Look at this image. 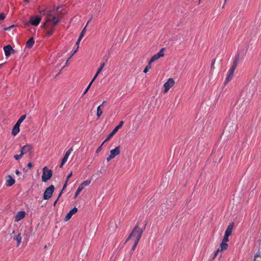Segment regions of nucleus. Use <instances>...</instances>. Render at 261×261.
<instances>
[{
  "instance_id": "7c9ffc66",
  "label": "nucleus",
  "mask_w": 261,
  "mask_h": 261,
  "mask_svg": "<svg viewBox=\"0 0 261 261\" xmlns=\"http://www.w3.org/2000/svg\"><path fill=\"white\" fill-rule=\"evenodd\" d=\"M105 142H104V141L102 142V143L98 147V148L97 149V150H96V153H98L100 151V150H101L102 149V145H103V144L105 143Z\"/></svg>"
},
{
  "instance_id": "a19ab883",
  "label": "nucleus",
  "mask_w": 261,
  "mask_h": 261,
  "mask_svg": "<svg viewBox=\"0 0 261 261\" xmlns=\"http://www.w3.org/2000/svg\"><path fill=\"white\" fill-rule=\"evenodd\" d=\"M81 40V39H79V38H78V39H77V41H76V45L77 46H79V43H80V42Z\"/></svg>"
},
{
  "instance_id": "f3484780",
  "label": "nucleus",
  "mask_w": 261,
  "mask_h": 261,
  "mask_svg": "<svg viewBox=\"0 0 261 261\" xmlns=\"http://www.w3.org/2000/svg\"><path fill=\"white\" fill-rule=\"evenodd\" d=\"M19 126L20 125L16 123L14 126L12 130V134L13 136H16L19 132Z\"/></svg>"
},
{
  "instance_id": "f704fd0d",
  "label": "nucleus",
  "mask_w": 261,
  "mask_h": 261,
  "mask_svg": "<svg viewBox=\"0 0 261 261\" xmlns=\"http://www.w3.org/2000/svg\"><path fill=\"white\" fill-rule=\"evenodd\" d=\"M5 18V15L4 13L0 14V20L4 19Z\"/></svg>"
},
{
  "instance_id": "ddd939ff",
  "label": "nucleus",
  "mask_w": 261,
  "mask_h": 261,
  "mask_svg": "<svg viewBox=\"0 0 261 261\" xmlns=\"http://www.w3.org/2000/svg\"><path fill=\"white\" fill-rule=\"evenodd\" d=\"M73 151V148L71 147L65 154L64 158H63L61 165L60 166V167H62L63 165L67 162V159L71 153V152Z\"/></svg>"
},
{
  "instance_id": "9b49d317",
  "label": "nucleus",
  "mask_w": 261,
  "mask_h": 261,
  "mask_svg": "<svg viewBox=\"0 0 261 261\" xmlns=\"http://www.w3.org/2000/svg\"><path fill=\"white\" fill-rule=\"evenodd\" d=\"M20 151L22 152V154H23L27 153H29L30 154H31L32 152V147L31 145L27 144L21 148Z\"/></svg>"
},
{
  "instance_id": "de8ad7c7",
  "label": "nucleus",
  "mask_w": 261,
  "mask_h": 261,
  "mask_svg": "<svg viewBox=\"0 0 261 261\" xmlns=\"http://www.w3.org/2000/svg\"><path fill=\"white\" fill-rule=\"evenodd\" d=\"M13 27H14V25H12L10 26V27L7 28L6 29V30H9V29H11V28H12Z\"/></svg>"
},
{
  "instance_id": "b1692460",
  "label": "nucleus",
  "mask_w": 261,
  "mask_h": 261,
  "mask_svg": "<svg viewBox=\"0 0 261 261\" xmlns=\"http://www.w3.org/2000/svg\"><path fill=\"white\" fill-rule=\"evenodd\" d=\"M15 239L16 240V241L17 242L18 245H19L21 242V237L20 233L18 234L16 237Z\"/></svg>"
},
{
  "instance_id": "2eb2a0df",
  "label": "nucleus",
  "mask_w": 261,
  "mask_h": 261,
  "mask_svg": "<svg viewBox=\"0 0 261 261\" xmlns=\"http://www.w3.org/2000/svg\"><path fill=\"white\" fill-rule=\"evenodd\" d=\"M77 211V209L76 207H73L72 210H71L66 215V216H65V221H67L68 220H69L71 217H72V216L75 214Z\"/></svg>"
},
{
  "instance_id": "58836bf2",
  "label": "nucleus",
  "mask_w": 261,
  "mask_h": 261,
  "mask_svg": "<svg viewBox=\"0 0 261 261\" xmlns=\"http://www.w3.org/2000/svg\"><path fill=\"white\" fill-rule=\"evenodd\" d=\"M61 194H62V191L60 192V194H59V197H58V199H57L55 201V202H54V206H55V205L56 204V203H57V201H58V199H59V197L61 195Z\"/></svg>"
},
{
  "instance_id": "72a5a7b5",
  "label": "nucleus",
  "mask_w": 261,
  "mask_h": 261,
  "mask_svg": "<svg viewBox=\"0 0 261 261\" xmlns=\"http://www.w3.org/2000/svg\"><path fill=\"white\" fill-rule=\"evenodd\" d=\"M84 187L81 185L80 184L77 189V190L79 191H80V192L82 191V190L84 189Z\"/></svg>"
},
{
  "instance_id": "c03bdc74",
  "label": "nucleus",
  "mask_w": 261,
  "mask_h": 261,
  "mask_svg": "<svg viewBox=\"0 0 261 261\" xmlns=\"http://www.w3.org/2000/svg\"><path fill=\"white\" fill-rule=\"evenodd\" d=\"M80 192L79 191L77 190H76V192H75V198H76L77 195L80 194Z\"/></svg>"
},
{
  "instance_id": "dca6fc26",
  "label": "nucleus",
  "mask_w": 261,
  "mask_h": 261,
  "mask_svg": "<svg viewBox=\"0 0 261 261\" xmlns=\"http://www.w3.org/2000/svg\"><path fill=\"white\" fill-rule=\"evenodd\" d=\"M15 179L12 178L10 175L7 176V179L6 180V185L8 187L12 186L15 183Z\"/></svg>"
},
{
  "instance_id": "f8f14e48",
  "label": "nucleus",
  "mask_w": 261,
  "mask_h": 261,
  "mask_svg": "<svg viewBox=\"0 0 261 261\" xmlns=\"http://www.w3.org/2000/svg\"><path fill=\"white\" fill-rule=\"evenodd\" d=\"M4 50L5 52V56L7 57H9L11 53L15 52V50L13 49L10 45H7L4 47Z\"/></svg>"
},
{
  "instance_id": "39448f33",
  "label": "nucleus",
  "mask_w": 261,
  "mask_h": 261,
  "mask_svg": "<svg viewBox=\"0 0 261 261\" xmlns=\"http://www.w3.org/2000/svg\"><path fill=\"white\" fill-rule=\"evenodd\" d=\"M54 189V186L51 185L45 189L43 194V199L44 200H48L52 196Z\"/></svg>"
},
{
  "instance_id": "423d86ee",
  "label": "nucleus",
  "mask_w": 261,
  "mask_h": 261,
  "mask_svg": "<svg viewBox=\"0 0 261 261\" xmlns=\"http://www.w3.org/2000/svg\"><path fill=\"white\" fill-rule=\"evenodd\" d=\"M120 147L119 146L116 147L115 149H113L110 151V154L107 159L108 162H109L112 159H114L115 156L120 154Z\"/></svg>"
},
{
  "instance_id": "cd10ccee",
  "label": "nucleus",
  "mask_w": 261,
  "mask_h": 261,
  "mask_svg": "<svg viewBox=\"0 0 261 261\" xmlns=\"http://www.w3.org/2000/svg\"><path fill=\"white\" fill-rule=\"evenodd\" d=\"M23 155V154H22V152L20 151V154L15 155L14 157L16 160H19V159H20L21 158V157Z\"/></svg>"
},
{
  "instance_id": "f257e3e1",
  "label": "nucleus",
  "mask_w": 261,
  "mask_h": 261,
  "mask_svg": "<svg viewBox=\"0 0 261 261\" xmlns=\"http://www.w3.org/2000/svg\"><path fill=\"white\" fill-rule=\"evenodd\" d=\"M59 9L60 7H58L56 9H46L40 12L46 15L45 21L42 27L45 28L48 36L52 35L55 27L60 20L61 17L58 14Z\"/></svg>"
},
{
  "instance_id": "c9c22d12",
  "label": "nucleus",
  "mask_w": 261,
  "mask_h": 261,
  "mask_svg": "<svg viewBox=\"0 0 261 261\" xmlns=\"http://www.w3.org/2000/svg\"><path fill=\"white\" fill-rule=\"evenodd\" d=\"M79 47V46H77L76 49H74V52H73V54L71 55V56L69 58V59L67 60V62H67L68 61L69 59H70L72 57V56H73V55H74V54H75V53L77 51Z\"/></svg>"
},
{
  "instance_id": "393cba45",
  "label": "nucleus",
  "mask_w": 261,
  "mask_h": 261,
  "mask_svg": "<svg viewBox=\"0 0 261 261\" xmlns=\"http://www.w3.org/2000/svg\"><path fill=\"white\" fill-rule=\"evenodd\" d=\"M105 66V63H102L101 64V65L100 66V67L98 68L96 72L97 73L99 74L100 73V72L102 70Z\"/></svg>"
},
{
  "instance_id": "c756f323",
  "label": "nucleus",
  "mask_w": 261,
  "mask_h": 261,
  "mask_svg": "<svg viewBox=\"0 0 261 261\" xmlns=\"http://www.w3.org/2000/svg\"><path fill=\"white\" fill-rule=\"evenodd\" d=\"M133 242L134 243V244H133V245L132 246V250L133 251H134L135 250V249H136V247H137L139 242H136V241H133Z\"/></svg>"
},
{
  "instance_id": "3c124183",
  "label": "nucleus",
  "mask_w": 261,
  "mask_h": 261,
  "mask_svg": "<svg viewBox=\"0 0 261 261\" xmlns=\"http://www.w3.org/2000/svg\"><path fill=\"white\" fill-rule=\"evenodd\" d=\"M257 256H258V255L257 254H256L255 257H256Z\"/></svg>"
},
{
  "instance_id": "0eeeda50",
  "label": "nucleus",
  "mask_w": 261,
  "mask_h": 261,
  "mask_svg": "<svg viewBox=\"0 0 261 261\" xmlns=\"http://www.w3.org/2000/svg\"><path fill=\"white\" fill-rule=\"evenodd\" d=\"M174 81L172 78H169L168 81L164 84L165 93H167L168 90L174 85Z\"/></svg>"
},
{
  "instance_id": "ea45409f",
  "label": "nucleus",
  "mask_w": 261,
  "mask_h": 261,
  "mask_svg": "<svg viewBox=\"0 0 261 261\" xmlns=\"http://www.w3.org/2000/svg\"><path fill=\"white\" fill-rule=\"evenodd\" d=\"M72 172L67 176V179H66V182H67V180L68 179L72 176Z\"/></svg>"
},
{
  "instance_id": "37998d69",
  "label": "nucleus",
  "mask_w": 261,
  "mask_h": 261,
  "mask_svg": "<svg viewBox=\"0 0 261 261\" xmlns=\"http://www.w3.org/2000/svg\"><path fill=\"white\" fill-rule=\"evenodd\" d=\"M80 192L79 191L77 190H76V192H75V198H76L77 195L80 194Z\"/></svg>"
},
{
  "instance_id": "8fccbe9b",
  "label": "nucleus",
  "mask_w": 261,
  "mask_h": 261,
  "mask_svg": "<svg viewBox=\"0 0 261 261\" xmlns=\"http://www.w3.org/2000/svg\"><path fill=\"white\" fill-rule=\"evenodd\" d=\"M30 0H25L24 2L26 3L29 2Z\"/></svg>"
},
{
  "instance_id": "9d476101",
  "label": "nucleus",
  "mask_w": 261,
  "mask_h": 261,
  "mask_svg": "<svg viewBox=\"0 0 261 261\" xmlns=\"http://www.w3.org/2000/svg\"><path fill=\"white\" fill-rule=\"evenodd\" d=\"M41 17L39 15H36L35 16H32L30 18V22L34 26H37L39 23L40 22V21L41 20Z\"/></svg>"
},
{
  "instance_id": "bb28decb",
  "label": "nucleus",
  "mask_w": 261,
  "mask_h": 261,
  "mask_svg": "<svg viewBox=\"0 0 261 261\" xmlns=\"http://www.w3.org/2000/svg\"><path fill=\"white\" fill-rule=\"evenodd\" d=\"M91 180H85L81 184V185L84 187L85 186H88Z\"/></svg>"
},
{
  "instance_id": "a18cd8bd",
  "label": "nucleus",
  "mask_w": 261,
  "mask_h": 261,
  "mask_svg": "<svg viewBox=\"0 0 261 261\" xmlns=\"http://www.w3.org/2000/svg\"><path fill=\"white\" fill-rule=\"evenodd\" d=\"M15 173H16L17 175H19V174L20 173V172L19 171V170H16L15 171Z\"/></svg>"
},
{
  "instance_id": "a878e982",
  "label": "nucleus",
  "mask_w": 261,
  "mask_h": 261,
  "mask_svg": "<svg viewBox=\"0 0 261 261\" xmlns=\"http://www.w3.org/2000/svg\"><path fill=\"white\" fill-rule=\"evenodd\" d=\"M151 63H150L149 62H148V65L146 66V67L145 68V69H144V70L143 71V72L144 73H147V71H148V70L151 69Z\"/></svg>"
},
{
  "instance_id": "4c0bfd02",
  "label": "nucleus",
  "mask_w": 261,
  "mask_h": 261,
  "mask_svg": "<svg viewBox=\"0 0 261 261\" xmlns=\"http://www.w3.org/2000/svg\"><path fill=\"white\" fill-rule=\"evenodd\" d=\"M220 251L219 249H218L214 253V257H216L218 254V252Z\"/></svg>"
},
{
  "instance_id": "4468645a",
  "label": "nucleus",
  "mask_w": 261,
  "mask_h": 261,
  "mask_svg": "<svg viewBox=\"0 0 261 261\" xmlns=\"http://www.w3.org/2000/svg\"><path fill=\"white\" fill-rule=\"evenodd\" d=\"M26 213L24 211L18 212L15 217V221L18 222L24 218Z\"/></svg>"
},
{
  "instance_id": "f03ea898",
  "label": "nucleus",
  "mask_w": 261,
  "mask_h": 261,
  "mask_svg": "<svg viewBox=\"0 0 261 261\" xmlns=\"http://www.w3.org/2000/svg\"><path fill=\"white\" fill-rule=\"evenodd\" d=\"M144 229V228H139L138 225H136L129 235L126 241L131 240L132 241L139 242L141 238Z\"/></svg>"
},
{
  "instance_id": "a211bd4d",
  "label": "nucleus",
  "mask_w": 261,
  "mask_h": 261,
  "mask_svg": "<svg viewBox=\"0 0 261 261\" xmlns=\"http://www.w3.org/2000/svg\"><path fill=\"white\" fill-rule=\"evenodd\" d=\"M233 227V223L230 224L227 227L226 230L225 232V234L227 236H230L232 233V230Z\"/></svg>"
},
{
  "instance_id": "1a4fd4ad",
  "label": "nucleus",
  "mask_w": 261,
  "mask_h": 261,
  "mask_svg": "<svg viewBox=\"0 0 261 261\" xmlns=\"http://www.w3.org/2000/svg\"><path fill=\"white\" fill-rule=\"evenodd\" d=\"M164 56V48H162L159 52L154 55L150 59L149 62L152 63L155 61L158 60L160 58Z\"/></svg>"
},
{
  "instance_id": "20e7f679",
  "label": "nucleus",
  "mask_w": 261,
  "mask_h": 261,
  "mask_svg": "<svg viewBox=\"0 0 261 261\" xmlns=\"http://www.w3.org/2000/svg\"><path fill=\"white\" fill-rule=\"evenodd\" d=\"M53 174V172L51 170L47 169L46 167L43 168V173L42 175V180L43 182H46L49 180Z\"/></svg>"
},
{
  "instance_id": "473e14b6",
  "label": "nucleus",
  "mask_w": 261,
  "mask_h": 261,
  "mask_svg": "<svg viewBox=\"0 0 261 261\" xmlns=\"http://www.w3.org/2000/svg\"><path fill=\"white\" fill-rule=\"evenodd\" d=\"M98 73H97V72L96 73L95 75H94V77L92 79V80H91V84H92V83L95 81V80H96V79L97 78V76L98 75Z\"/></svg>"
},
{
  "instance_id": "412c9836",
  "label": "nucleus",
  "mask_w": 261,
  "mask_h": 261,
  "mask_svg": "<svg viewBox=\"0 0 261 261\" xmlns=\"http://www.w3.org/2000/svg\"><path fill=\"white\" fill-rule=\"evenodd\" d=\"M101 107H102V105H100L97 108V113H96V115L97 116V117H100L102 114V111L101 110Z\"/></svg>"
},
{
  "instance_id": "4be33fe9",
  "label": "nucleus",
  "mask_w": 261,
  "mask_h": 261,
  "mask_svg": "<svg viewBox=\"0 0 261 261\" xmlns=\"http://www.w3.org/2000/svg\"><path fill=\"white\" fill-rule=\"evenodd\" d=\"M220 248H221L220 251L225 250L228 248V244L226 243L222 242L220 245Z\"/></svg>"
},
{
  "instance_id": "49530a36",
  "label": "nucleus",
  "mask_w": 261,
  "mask_h": 261,
  "mask_svg": "<svg viewBox=\"0 0 261 261\" xmlns=\"http://www.w3.org/2000/svg\"><path fill=\"white\" fill-rule=\"evenodd\" d=\"M66 185H67V182H66V183L65 184V185H64V186L63 187L62 191L65 189V188L66 187Z\"/></svg>"
},
{
  "instance_id": "79ce46f5",
  "label": "nucleus",
  "mask_w": 261,
  "mask_h": 261,
  "mask_svg": "<svg viewBox=\"0 0 261 261\" xmlns=\"http://www.w3.org/2000/svg\"><path fill=\"white\" fill-rule=\"evenodd\" d=\"M28 167L29 168H32L33 167V164L31 163H29L28 164Z\"/></svg>"
},
{
  "instance_id": "c85d7f7f",
  "label": "nucleus",
  "mask_w": 261,
  "mask_h": 261,
  "mask_svg": "<svg viewBox=\"0 0 261 261\" xmlns=\"http://www.w3.org/2000/svg\"><path fill=\"white\" fill-rule=\"evenodd\" d=\"M228 237H229L228 236L224 234V236L223 237V241L222 242L226 243V242H228V241H229Z\"/></svg>"
},
{
  "instance_id": "5701e85b",
  "label": "nucleus",
  "mask_w": 261,
  "mask_h": 261,
  "mask_svg": "<svg viewBox=\"0 0 261 261\" xmlns=\"http://www.w3.org/2000/svg\"><path fill=\"white\" fill-rule=\"evenodd\" d=\"M25 118H26V115H22L20 117V118L18 120L16 123L19 125H20V124L23 122V121L25 119Z\"/></svg>"
},
{
  "instance_id": "6ab92c4d",
  "label": "nucleus",
  "mask_w": 261,
  "mask_h": 261,
  "mask_svg": "<svg viewBox=\"0 0 261 261\" xmlns=\"http://www.w3.org/2000/svg\"><path fill=\"white\" fill-rule=\"evenodd\" d=\"M34 43H35V42H34V40L33 38H31L26 42V46L28 48H31L32 47V46L34 44Z\"/></svg>"
},
{
  "instance_id": "6e6552de",
  "label": "nucleus",
  "mask_w": 261,
  "mask_h": 261,
  "mask_svg": "<svg viewBox=\"0 0 261 261\" xmlns=\"http://www.w3.org/2000/svg\"><path fill=\"white\" fill-rule=\"evenodd\" d=\"M123 121H121L119 122V124L112 130V132L109 135L106 139L104 141V142L108 141L110 140L118 131L119 129L121 128L123 124Z\"/></svg>"
},
{
  "instance_id": "603ef678",
  "label": "nucleus",
  "mask_w": 261,
  "mask_h": 261,
  "mask_svg": "<svg viewBox=\"0 0 261 261\" xmlns=\"http://www.w3.org/2000/svg\"><path fill=\"white\" fill-rule=\"evenodd\" d=\"M226 1H227V0H225V1H224L225 3H226Z\"/></svg>"
},
{
  "instance_id": "aec40b11",
  "label": "nucleus",
  "mask_w": 261,
  "mask_h": 261,
  "mask_svg": "<svg viewBox=\"0 0 261 261\" xmlns=\"http://www.w3.org/2000/svg\"><path fill=\"white\" fill-rule=\"evenodd\" d=\"M92 15L91 16V18H90V19L88 20L86 27L84 28V29L82 31V32H81V34L80 35V36L79 37V39H81L83 38V37H84V36L85 35V32H86V28L87 27V25H88V23L91 21V20L92 19Z\"/></svg>"
},
{
  "instance_id": "7ed1b4c3",
  "label": "nucleus",
  "mask_w": 261,
  "mask_h": 261,
  "mask_svg": "<svg viewBox=\"0 0 261 261\" xmlns=\"http://www.w3.org/2000/svg\"><path fill=\"white\" fill-rule=\"evenodd\" d=\"M239 56H236L235 59L233 62L232 65L231 67L229 69L228 71V74L227 77H226L225 83L228 82L230 80H231L233 76L234 71L238 65L239 62Z\"/></svg>"
},
{
  "instance_id": "09e8293b",
  "label": "nucleus",
  "mask_w": 261,
  "mask_h": 261,
  "mask_svg": "<svg viewBox=\"0 0 261 261\" xmlns=\"http://www.w3.org/2000/svg\"><path fill=\"white\" fill-rule=\"evenodd\" d=\"M106 103V101H103L102 102V105H102V106L104 104H105Z\"/></svg>"
},
{
  "instance_id": "e433bc0d",
  "label": "nucleus",
  "mask_w": 261,
  "mask_h": 261,
  "mask_svg": "<svg viewBox=\"0 0 261 261\" xmlns=\"http://www.w3.org/2000/svg\"><path fill=\"white\" fill-rule=\"evenodd\" d=\"M215 62H216V59H214L212 60V64H211V68L212 69H213L214 68V64L215 63Z\"/></svg>"
},
{
  "instance_id": "2f4dec72",
  "label": "nucleus",
  "mask_w": 261,
  "mask_h": 261,
  "mask_svg": "<svg viewBox=\"0 0 261 261\" xmlns=\"http://www.w3.org/2000/svg\"><path fill=\"white\" fill-rule=\"evenodd\" d=\"M91 85H92L91 83H90L88 85V86H87V87L86 88V89H85V90L84 91V92L83 93V95L85 94L87 92L88 90L91 87Z\"/></svg>"
},
{
  "instance_id": "864d4df0",
  "label": "nucleus",
  "mask_w": 261,
  "mask_h": 261,
  "mask_svg": "<svg viewBox=\"0 0 261 261\" xmlns=\"http://www.w3.org/2000/svg\"><path fill=\"white\" fill-rule=\"evenodd\" d=\"M1 66V65H0V66Z\"/></svg>"
}]
</instances>
